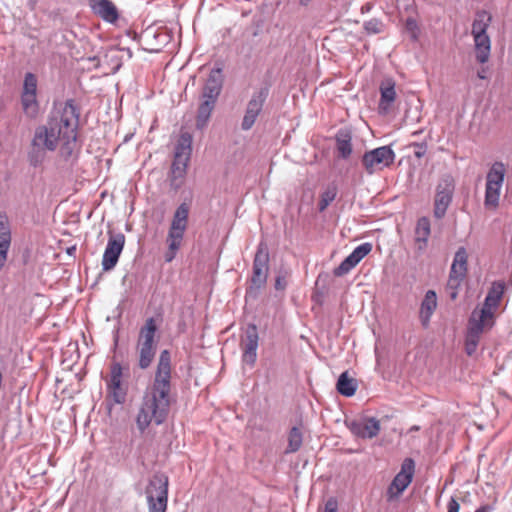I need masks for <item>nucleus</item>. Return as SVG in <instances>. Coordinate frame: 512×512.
<instances>
[{
    "label": "nucleus",
    "instance_id": "e433bc0d",
    "mask_svg": "<svg viewBox=\"0 0 512 512\" xmlns=\"http://www.w3.org/2000/svg\"><path fill=\"white\" fill-rule=\"evenodd\" d=\"M338 503L336 499L330 498L325 503L324 512H337Z\"/></svg>",
    "mask_w": 512,
    "mask_h": 512
},
{
    "label": "nucleus",
    "instance_id": "f03ea898",
    "mask_svg": "<svg viewBox=\"0 0 512 512\" xmlns=\"http://www.w3.org/2000/svg\"><path fill=\"white\" fill-rule=\"evenodd\" d=\"M172 365L168 350L161 351L152 383L147 386L136 416L139 431L144 432L152 423L160 425L168 417L171 397Z\"/></svg>",
    "mask_w": 512,
    "mask_h": 512
},
{
    "label": "nucleus",
    "instance_id": "1a4fd4ad",
    "mask_svg": "<svg viewBox=\"0 0 512 512\" xmlns=\"http://www.w3.org/2000/svg\"><path fill=\"white\" fill-rule=\"evenodd\" d=\"M395 153L389 146H381L365 152L362 165L370 175L382 171L394 163Z\"/></svg>",
    "mask_w": 512,
    "mask_h": 512
},
{
    "label": "nucleus",
    "instance_id": "a19ab883",
    "mask_svg": "<svg viewBox=\"0 0 512 512\" xmlns=\"http://www.w3.org/2000/svg\"><path fill=\"white\" fill-rule=\"evenodd\" d=\"M310 2V0H300V3L302 5H307Z\"/></svg>",
    "mask_w": 512,
    "mask_h": 512
},
{
    "label": "nucleus",
    "instance_id": "f704fd0d",
    "mask_svg": "<svg viewBox=\"0 0 512 512\" xmlns=\"http://www.w3.org/2000/svg\"><path fill=\"white\" fill-rule=\"evenodd\" d=\"M367 34H380L384 31V24L380 19L373 18L364 23Z\"/></svg>",
    "mask_w": 512,
    "mask_h": 512
},
{
    "label": "nucleus",
    "instance_id": "0eeeda50",
    "mask_svg": "<svg viewBox=\"0 0 512 512\" xmlns=\"http://www.w3.org/2000/svg\"><path fill=\"white\" fill-rule=\"evenodd\" d=\"M168 477L164 474H155L146 487V497L149 512H165L168 501Z\"/></svg>",
    "mask_w": 512,
    "mask_h": 512
},
{
    "label": "nucleus",
    "instance_id": "ddd939ff",
    "mask_svg": "<svg viewBox=\"0 0 512 512\" xmlns=\"http://www.w3.org/2000/svg\"><path fill=\"white\" fill-rule=\"evenodd\" d=\"M107 391L109 397L117 404H122L126 400L127 388L123 382L122 366L119 363H113L110 367V375L107 380Z\"/></svg>",
    "mask_w": 512,
    "mask_h": 512
},
{
    "label": "nucleus",
    "instance_id": "4be33fe9",
    "mask_svg": "<svg viewBox=\"0 0 512 512\" xmlns=\"http://www.w3.org/2000/svg\"><path fill=\"white\" fill-rule=\"evenodd\" d=\"M258 334L256 327L247 331L246 339L243 343V361L250 365H254L257 358Z\"/></svg>",
    "mask_w": 512,
    "mask_h": 512
},
{
    "label": "nucleus",
    "instance_id": "4468645a",
    "mask_svg": "<svg viewBox=\"0 0 512 512\" xmlns=\"http://www.w3.org/2000/svg\"><path fill=\"white\" fill-rule=\"evenodd\" d=\"M268 271L269 253L267 247L261 243L257 248L253 261L252 284L257 288L262 287L267 281Z\"/></svg>",
    "mask_w": 512,
    "mask_h": 512
},
{
    "label": "nucleus",
    "instance_id": "2f4dec72",
    "mask_svg": "<svg viewBox=\"0 0 512 512\" xmlns=\"http://www.w3.org/2000/svg\"><path fill=\"white\" fill-rule=\"evenodd\" d=\"M302 433L299 428L293 427L288 435V447L286 453H294L302 446Z\"/></svg>",
    "mask_w": 512,
    "mask_h": 512
},
{
    "label": "nucleus",
    "instance_id": "7c9ffc66",
    "mask_svg": "<svg viewBox=\"0 0 512 512\" xmlns=\"http://www.w3.org/2000/svg\"><path fill=\"white\" fill-rule=\"evenodd\" d=\"M491 17L486 12H481L477 14L476 19L472 24V35H480L487 34L486 30L489 26V22Z\"/></svg>",
    "mask_w": 512,
    "mask_h": 512
},
{
    "label": "nucleus",
    "instance_id": "393cba45",
    "mask_svg": "<svg viewBox=\"0 0 512 512\" xmlns=\"http://www.w3.org/2000/svg\"><path fill=\"white\" fill-rule=\"evenodd\" d=\"M431 233L430 221L427 217L418 219L415 228V243L419 251L426 248Z\"/></svg>",
    "mask_w": 512,
    "mask_h": 512
},
{
    "label": "nucleus",
    "instance_id": "dca6fc26",
    "mask_svg": "<svg viewBox=\"0 0 512 512\" xmlns=\"http://www.w3.org/2000/svg\"><path fill=\"white\" fill-rule=\"evenodd\" d=\"M372 250V244L363 243L357 246L353 252L347 256L341 264L334 269V275L337 277L343 276L350 272L365 256Z\"/></svg>",
    "mask_w": 512,
    "mask_h": 512
},
{
    "label": "nucleus",
    "instance_id": "aec40b11",
    "mask_svg": "<svg viewBox=\"0 0 512 512\" xmlns=\"http://www.w3.org/2000/svg\"><path fill=\"white\" fill-rule=\"evenodd\" d=\"M90 7L106 22L114 23L119 17L116 6L110 0H90Z\"/></svg>",
    "mask_w": 512,
    "mask_h": 512
},
{
    "label": "nucleus",
    "instance_id": "f8f14e48",
    "mask_svg": "<svg viewBox=\"0 0 512 512\" xmlns=\"http://www.w3.org/2000/svg\"><path fill=\"white\" fill-rule=\"evenodd\" d=\"M415 473V463L411 458H406L401 464L400 471L396 474L387 490L389 500L398 498L412 482Z\"/></svg>",
    "mask_w": 512,
    "mask_h": 512
},
{
    "label": "nucleus",
    "instance_id": "412c9836",
    "mask_svg": "<svg viewBox=\"0 0 512 512\" xmlns=\"http://www.w3.org/2000/svg\"><path fill=\"white\" fill-rule=\"evenodd\" d=\"M11 245V229L8 218L0 214V270L6 264Z\"/></svg>",
    "mask_w": 512,
    "mask_h": 512
},
{
    "label": "nucleus",
    "instance_id": "bb28decb",
    "mask_svg": "<svg viewBox=\"0 0 512 512\" xmlns=\"http://www.w3.org/2000/svg\"><path fill=\"white\" fill-rule=\"evenodd\" d=\"M336 148L339 155L343 159H347L352 153V135L347 129H341L337 132L336 137Z\"/></svg>",
    "mask_w": 512,
    "mask_h": 512
},
{
    "label": "nucleus",
    "instance_id": "ea45409f",
    "mask_svg": "<svg viewBox=\"0 0 512 512\" xmlns=\"http://www.w3.org/2000/svg\"><path fill=\"white\" fill-rule=\"evenodd\" d=\"M489 510H490V507L485 505V506L479 507L475 512H489Z\"/></svg>",
    "mask_w": 512,
    "mask_h": 512
},
{
    "label": "nucleus",
    "instance_id": "9b49d317",
    "mask_svg": "<svg viewBox=\"0 0 512 512\" xmlns=\"http://www.w3.org/2000/svg\"><path fill=\"white\" fill-rule=\"evenodd\" d=\"M23 112L29 118H36L39 113L37 100V78L33 73H26L21 93Z\"/></svg>",
    "mask_w": 512,
    "mask_h": 512
},
{
    "label": "nucleus",
    "instance_id": "a211bd4d",
    "mask_svg": "<svg viewBox=\"0 0 512 512\" xmlns=\"http://www.w3.org/2000/svg\"><path fill=\"white\" fill-rule=\"evenodd\" d=\"M264 101L265 95L262 91L253 95V97L250 99L241 124L243 130H249L254 125L258 115L262 110Z\"/></svg>",
    "mask_w": 512,
    "mask_h": 512
},
{
    "label": "nucleus",
    "instance_id": "4c0bfd02",
    "mask_svg": "<svg viewBox=\"0 0 512 512\" xmlns=\"http://www.w3.org/2000/svg\"><path fill=\"white\" fill-rule=\"evenodd\" d=\"M287 286L286 276H277L275 280V288L277 290H284Z\"/></svg>",
    "mask_w": 512,
    "mask_h": 512
},
{
    "label": "nucleus",
    "instance_id": "7ed1b4c3",
    "mask_svg": "<svg viewBox=\"0 0 512 512\" xmlns=\"http://www.w3.org/2000/svg\"><path fill=\"white\" fill-rule=\"evenodd\" d=\"M504 290L505 285L503 282H494L482 306L476 307L472 311L468 320L465 337V351L469 356L476 352L482 334L494 326Z\"/></svg>",
    "mask_w": 512,
    "mask_h": 512
},
{
    "label": "nucleus",
    "instance_id": "473e14b6",
    "mask_svg": "<svg viewBox=\"0 0 512 512\" xmlns=\"http://www.w3.org/2000/svg\"><path fill=\"white\" fill-rule=\"evenodd\" d=\"M465 278L449 275L446 292L451 300H455L458 296L459 289Z\"/></svg>",
    "mask_w": 512,
    "mask_h": 512
},
{
    "label": "nucleus",
    "instance_id": "b1692460",
    "mask_svg": "<svg viewBox=\"0 0 512 512\" xmlns=\"http://www.w3.org/2000/svg\"><path fill=\"white\" fill-rule=\"evenodd\" d=\"M467 271L468 254L466 252V249L461 247L455 253L449 275L466 278Z\"/></svg>",
    "mask_w": 512,
    "mask_h": 512
},
{
    "label": "nucleus",
    "instance_id": "423d86ee",
    "mask_svg": "<svg viewBox=\"0 0 512 512\" xmlns=\"http://www.w3.org/2000/svg\"><path fill=\"white\" fill-rule=\"evenodd\" d=\"M192 137L189 133H182L175 149L174 160L171 167V182L180 186L186 175L188 162L191 155Z\"/></svg>",
    "mask_w": 512,
    "mask_h": 512
},
{
    "label": "nucleus",
    "instance_id": "6ab92c4d",
    "mask_svg": "<svg viewBox=\"0 0 512 512\" xmlns=\"http://www.w3.org/2000/svg\"><path fill=\"white\" fill-rule=\"evenodd\" d=\"M222 71L221 69H213L203 87L202 99L217 101L222 90Z\"/></svg>",
    "mask_w": 512,
    "mask_h": 512
},
{
    "label": "nucleus",
    "instance_id": "6e6552de",
    "mask_svg": "<svg viewBox=\"0 0 512 512\" xmlns=\"http://www.w3.org/2000/svg\"><path fill=\"white\" fill-rule=\"evenodd\" d=\"M505 173L506 168L502 162H495L488 171L484 200L487 209L495 210L498 207Z\"/></svg>",
    "mask_w": 512,
    "mask_h": 512
},
{
    "label": "nucleus",
    "instance_id": "39448f33",
    "mask_svg": "<svg viewBox=\"0 0 512 512\" xmlns=\"http://www.w3.org/2000/svg\"><path fill=\"white\" fill-rule=\"evenodd\" d=\"M189 206L182 203L176 209L168 231L166 242L168 250L165 253L166 262H171L182 245L185 231L188 226Z\"/></svg>",
    "mask_w": 512,
    "mask_h": 512
},
{
    "label": "nucleus",
    "instance_id": "cd10ccee",
    "mask_svg": "<svg viewBox=\"0 0 512 512\" xmlns=\"http://www.w3.org/2000/svg\"><path fill=\"white\" fill-rule=\"evenodd\" d=\"M357 381L349 375L347 371L343 372L337 381L336 389L339 394L345 397H351L356 393Z\"/></svg>",
    "mask_w": 512,
    "mask_h": 512
},
{
    "label": "nucleus",
    "instance_id": "c85d7f7f",
    "mask_svg": "<svg viewBox=\"0 0 512 512\" xmlns=\"http://www.w3.org/2000/svg\"><path fill=\"white\" fill-rule=\"evenodd\" d=\"M381 92V98L379 102V110L381 112L386 113L389 109L391 104L396 99V91H395V85L392 82H387L385 84H382L380 87Z\"/></svg>",
    "mask_w": 512,
    "mask_h": 512
},
{
    "label": "nucleus",
    "instance_id": "a878e982",
    "mask_svg": "<svg viewBox=\"0 0 512 512\" xmlns=\"http://www.w3.org/2000/svg\"><path fill=\"white\" fill-rule=\"evenodd\" d=\"M475 43L476 59L479 63H485L490 56L491 42L488 34L473 35Z\"/></svg>",
    "mask_w": 512,
    "mask_h": 512
},
{
    "label": "nucleus",
    "instance_id": "72a5a7b5",
    "mask_svg": "<svg viewBox=\"0 0 512 512\" xmlns=\"http://www.w3.org/2000/svg\"><path fill=\"white\" fill-rule=\"evenodd\" d=\"M337 188L335 186L328 187L320 196L319 210L324 211L336 198Z\"/></svg>",
    "mask_w": 512,
    "mask_h": 512
},
{
    "label": "nucleus",
    "instance_id": "79ce46f5",
    "mask_svg": "<svg viewBox=\"0 0 512 512\" xmlns=\"http://www.w3.org/2000/svg\"><path fill=\"white\" fill-rule=\"evenodd\" d=\"M415 155H416V157L420 158L422 156V153L421 152H416Z\"/></svg>",
    "mask_w": 512,
    "mask_h": 512
},
{
    "label": "nucleus",
    "instance_id": "20e7f679",
    "mask_svg": "<svg viewBox=\"0 0 512 512\" xmlns=\"http://www.w3.org/2000/svg\"><path fill=\"white\" fill-rule=\"evenodd\" d=\"M156 331L157 325L154 318H148L139 330L135 352L140 369L149 368L155 358L157 348Z\"/></svg>",
    "mask_w": 512,
    "mask_h": 512
},
{
    "label": "nucleus",
    "instance_id": "c756f323",
    "mask_svg": "<svg viewBox=\"0 0 512 512\" xmlns=\"http://www.w3.org/2000/svg\"><path fill=\"white\" fill-rule=\"evenodd\" d=\"M216 101H212L209 99H202L201 104L198 108L197 118H196V125L198 128H203L206 126L212 111L214 110Z\"/></svg>",
    "mask_w": 512,
    "mask_h": 512
},
{
    "label": "nucleus",
    "instance_id": "f3484780",
    "mask_svg": "<svg viewBox=\"0 0 512 512\" xmlns=\"http://www.w3.org/2000/svg\"><path fill=\"white\" fill-rule=\"evenodd\" d=\"M348 427L355 436L363 439H372L376 437L381 430L380 421L374 417L354 420Z\"/></svg>",
    "mask_w": 512,
    "mask_h": 512
},
{
    "label": "nucleus",
    "instance_id": "9d476101",
    "mask_svg": "<svg viewBox=\"0 0 512 512\" xmlns=\"http://www.w3.org/2000/svg\"><path fill=\"white\" fill-rule=\"evenodd\" d=\"M455 189V182L451 175H444L438 182L434 199V216L438 219L444 217Z\"/></svg>",
    "mask_w": 512,
    "mask_h": 512
},
{
    "label": "nucleus",
    "instance_id": "2eb2a0df",
    "mask_svg": "<svg viewBox=\"0 0 512 512\" xmlns=\"http://www.w3.org/2000/svg\"><path fill=\"white\" fill-rule=\"evenodd\" d=\"M125 245V236L122 233L110 234L106 249L102 258L104 271L113 269Z\"/></svg>",
    "mask_w": 512,
    "mask_h": 512
},
{
    "label": "nucleus",
    "instance_id": "c9c22d12",
    "mask_svg": "<svg viewBox=\"0 0 512 512\" xmlns=\"http://www.w3.org/2000/svg\"><path fill=\"white\" fill-rule=\"evenodd\" d=\"M405 29L410 34L413 41H417L420 34V28L416 19L409 17L405 22Z\"/></svg>",
    "mask_w": 512,
    "mask_h": 512
},
{
    "label": "nucleus",
    "instance_id": "5701e85b",
    "mask_svg": "<svg viewBox=\"0 0 512 512\" xmlns=\"http://www.w3.org/2000/svg\"><path fill=\"white\" fill-rule=\"evenodd\" d=\"M437 308V296L433 290L426 292L425 297L421 303L420 319L423 326L429 324L430 318Z\"/></svg>",
    "mask_w": 512,
    "mask_h": 512
},
{
    "label": "nucleus",
    "instance_id": "58836bf2",
    "mask_svg": "<svg viewBox=\"0 0 512 512\" xmlns=\"http://www.w3.org/2000/svg\"><path fill=\"white\" fill-rule=\"evenodd\" d=\"M448 512H459L460 505L456 499L451 498L447 505Z\"/></svg>",
    "mask_w": 512,
    "mask_h": 512
},
{
    "label": "nucleus",
    "instance_id": "f257e3e1",
    "mask_svg": "<svg viewBox=\"0 0 512 512\" xmlns=\"http://www.w3.org/2000/svg\"><path fill=\"white\" fill-rule=\"evenodd\" d=\"M77 126L76 106L73 100H67L46 124L35 129L28 153L29 163L36 167L43 163L48 151H55L58 147L70 149V145L76 142Z\"/></svg>",
    "mask_w": 512,
    "mask_h": 512
}]
</instances>
